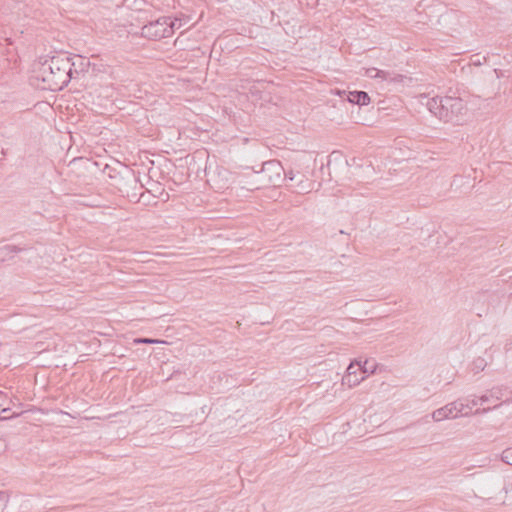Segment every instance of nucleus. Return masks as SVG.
<instances>
[{"mask_svg":"<svg viewBox=\"0 0 512 512\" xmlns=\"http://www.w3.org/2000/svg\"><path fill=\"white\" fill-rule=\"evenodd\" d=\"M428 110L444 122L459 124L467 112L466 104L460 97L436 96L426 102Z\"/></svg>","mask_w":512,"mask_h":512,"instance_id":"obj_2","label":"nucleus"},{"mask_svg":"<svg viewBox=\"0 0 512 512\" xmlns=\"http://www.w3.org/2000/svg\"><path fill=\"white\" fill-rule=\"evenodd\" d=\"M284 174V179H289L290 181H293L295 179V173L292 169L282 172Z\"/></svg>","mask_w":512,"mask_h":512,"instance_id":"obj_19","label":"nucleus"},{"mask_svg":"<svg viewBox=\"0 0 512 512\" xmlns=\"http://www.w3.org/2000/svg\"><path fill=\"white\" fill-rule=\"evenodd\" d=\"M455 405H452V402L446 404L445 406L436 409L432 413V419L436 422L443 421L445 419H455L457 418V414L455 412Z\"/></svg>","mask_w":512,"mask_h":512,"instance_id":"obj_6","label":"nucleus"},{"mask_svg":"<svg viewBox=\"0 0 512 512\" xmlns=\"http://www.w3.org/2000/svg\"><path fill=\"white\" fill-rule=\"evenodd\" d=\"M465 402V408L470 413L471 409L477 405H480L479 397L474 396L472 399H463Z\"/></svg>","mask_w":512,"mask_h":512,"instance_id":"obj_15","label":"nucleus"},{"mask_svg":"<svg viewBox=\"0 0 512 512\" xmlns=\"http://www.w3.org/2000/svg\"><path fill=\"white\" fill-rule=\"evenodd\" d=\"M24 249L16 245H6L0 248V254L5 257L7 255H13L23 251Z\"/></svg>","mask_w":512,"mask_h":512,"instance_id":"obj_13","label":"nucleus"},{"mask_svg":"<svg viewBox=\"0 0 512 512\" xmlns=\"http://www.w3.org/2000/svg\"><path fill=\"white\" fill-rule=\"evenodd\" d=\"M487 361L482 357L475 358L471 363V370L474 373H479L485 369Z\"/></svg>","mask_w":512,"mask_h":512,"instance_id":"obj_11","label":"nucleus"},{"mask_svg":"<svg viewBox=\"0 0 512 512\" xmlns=\"http://www.w3.org/2000/svg\"><path fill=\"white\" fill-rule=\"evenodd\" d=\"M3 495H4V493H3V492H0V497H2Z\"/></svg>","mask_w":512,"mask_h":512,"instance_id":"obj_22","label":"nucleus"},{"mask_svg":"<svg viewBox=\"0 0 512 512\" xmlns=\"http://www.w3.org/2000/svg\"><path fill=\"white\" fill-rule=\"evenodd\" d=\"M282 167L280 161L269 160L262 164L261 170L253 171V174L259 175L260 180L257 183H253L250 190L259 189L265 185H277L282 180Z\"/></svg>","mask_w":512,"mask_h":512,"instance_id":"obj_3","label":"nucleus"},{"mask_svg":"<svg viewBox=\"0 0 512 512\" xmlns=\"http://www.w3.org/2000/svg\"><path fill=\"white\" fill-rule=\"evenodd\" d=\"M452 405H455V412L457 414V418L460 416H468L469 412L465 408V402L463 399H458L452 402Z\"/></svg>","mask_w":512,"mask_h":512,"instance_id":"obj_12","label":"nucleus"},{"mask_svg":"<svg viewBox=\"0 0 512 512\" xmlns=\"http://www.w3.org/2000/svg\"><path fill=\"white\" fill-rule=\"evenodd\" d=\"M70 56L59 54L45 60L39 69V77L51 90L62 89L67 86L72 78V67Z\"/></svg>","mask_w":512,"mask_h":512,"instance_id":"obj_1","label":"nucleus"},{"mask_svg":"<svg viewBox=\"0 0 512 512\" xmlns=\"http://www.w3.org/2000/svg\"><path fill=\"white\" fill-rule=\"evenodd\" d=\"M348 101L352 104L364 106L370 103V96L364 91H352L349 92Z\"/></svg>","mask_w":512,"mask_h":512,"instance_id":"obj_7","label":"nucleus"},{"mask_svg":"<svg viewBox=\"0 0 512 512\" xmlns=\"http://www.w3.org/2000/svg\"><path fill=\"white\" fill-rule=\"evenodd\" d=\"M367 75L370 77V78H373V79H380L381 81H385L387 77H390L389 76V71L387 70H380V69H377V68H369L367 70Z\"/></svg>","mask_w":512,"mask_h":512,"instance_id":"obj_8","label":"nucleus"},{"mask_svg":"<svg viewBox=\"0 0 512 512\" xmlns=\"http://www.w3.org/2000/svg\"><path fill=\"white\" fill-rule=\"evenodd\" d=\"M359 371V369H357V364L356 362H351L349 364V366L347 367V373L346 375H350V376H353L355 374H357Z\"/></svg>","mask_w":512,"mask_h":512,"instance_id":"obj_18","label":"nucleus"},{"mask_svg":"<svg viewBox=\"0 0 512 512\" xmlns=\"http://www.w3.org/2000/svg\"><path fill=\"white\" fill-rule=\"evenodd\" d=\"M8 411H9V409H7V408L2 409L0 413L3 414V415L2 416L0 415V419H8V418H10V416L6 415V413Z\"/></svg>","mask_w":512,"mask_h":512,"instance_id":"obj_20","label":"nucleus"},{"mask_svg":"<svg viewBox=\"0 0 512 512\" xmlns=\"http://www.w3.org/2000/svg\"><path fill=\"white\" fill-rule=\"evenodd\" d=\"M508 394L509 391L507 388L500 386L493 387L492 389H490L489 391H487L486 393L479 397L480 405L489 404L492 406H488L487 408L483 409H477L475 411V414L487 413L491 409L499 407L500 404H498L497 402L503 400V398L506 397Z\"/></svg>","mask_w":512,"mask_h":512,"instance_id":"obj_5","label":"nucleus"},{"mask_svg":"<svg viewBox=\"0 0 512 512\" xmlns=\"http://www.w3.org/2000/svg\"><path fill=\"white\" fill-rule=\"evenodd\" d=\"M173 21L175 22L174 30L181 28V26H182V20L181 19L175 18Z\"/></svg>","mask_w":512,"mask_h":512,"instance_id":"obj_21","label":"nucleus"},{"mask_svg":"<svg viewBox=\"0 0 512 512\" xmlns=\"http://www.w3.org/2000/svg\"><path fill=\"white\" fill-rule=\"evenodd\" d=\"M174 26L175 22L170 17H160L144 25L141 34L148 39L159 40L172 36Z\"/></svg>","mask_w":512,"mask_h":512,"instance_id":"obj_4","label":"nucleus"},{"mask_svg":"<svg viewBox=\"0 0 512 512\" xmlns=\"http://www.w3.org/2000/svg\"><path fill=\"white\" fill-rule=\"evenodd\" d=\"M501 460L512 465V448H507L501 453Z\"/></svg>","mask_w":512,"mask_h":512,"instance_id":"obj_16","label":"nucleus"},{"mask_svg":"<svg viewBox=\"0 0 512 512\" xmlns=\"http://www.w3.org/2000/svg\"><path fill=\"white\" fill-rule=\"evenodd\" d=\"M389 76L390 77H387L385 82L397 84L402 83L406 79L404 75L395 73L393 71H389Z\"/></svg>","mask_w":512,"mask_h":512,"instance_id":"obj_14","label":"nucleus"},{"mask_svg":"<svg viewBox=\"0 0 512 512\" xmlns=\"http://www.w3.org/2000/svg\"><path fill=\"white\" fill-rule=\"evenodd\" d=\"M161 341L151 338H136L134 339L135 344H154L160 343Z\"/></svg>","mask_w":512,"mask_h":512,"instance_id":"obj_17","label":"nucleus"},{"mask_svg":"<svg viewBox=\"0 0 512 512\" xmlns=\"http://www.w3.org/2000/svg\"><path fill=\"white\" fill-rule=\"evenodd\" d=\"M365 379L364 375L358 376V374H355L353 376L345 375L343 377V383L347 384L349 387H354L358 384H360L361 381Z\"/></svg>","mask_w":512,"mask_h":512,"instance_id":"obj_10","label":"nucleus"},{"mask_svg":"<svg viewBox=\"0 0 512 512\" xmlns=\"http://www.w3.org/2000/svg\"><path fill=\"white\" fill-rule=\"evenodd\" d=\"M357 364V369H359V372L361 375H367V374H373L375 372L376 366L375 364L369 365L368 360H365L364 362L361 361H355Z\"/></svg>","mask_w":512,"mask_h":512,"instance_id":"obj_9","label":"nucleus"}]
</instances>
